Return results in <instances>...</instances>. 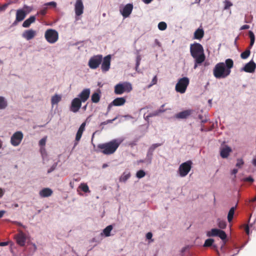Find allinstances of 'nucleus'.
Segmentation results:
<instances>
[{
	"label": "nucleus",
	"mask_w": 256,
	"mask_h": 256,
	"mask_svg": "<svg viewBox=\"0 0 256 256\" xmlns=\"http://www.w3.org/2000/svg\"><path fill=\"white\" fill-rule=\"evenodd\" d=\"M234 66L232 59H226L224 62L218 63L213 70V74L216 78H224L228 76L231 72V68Z\"/></svg>",
	"instance_id": "1"
},
{
	"label": "nucleus",
	"mask_w": 256,
	"mask_h": 256,
	"mask_svg": "<svg viewBox=\"0 0 256 256\" xmlns=\"http://www.w3.org/2000/svg\"><path fill=\"white\" fill-rule=\"evenodd\" d=\"M190 52L192 56L194 59V68L196 69L198 65L202 64L206 60L203 46L197 42L191 44Z\"/></svg>",
	"instance_id": "2"
},
{
	"label": "nucleus",
	"mask_w": 256,
	"mask_h": 256,
	"mask_svg": "<svg viewBox=\"0 0 256 256\" xmlns=\"http://www.w3.org/2000/svg\"><path fill=\"white\" fill-rule=\"evenodd\" d=\"M120 143L121 141L114 139L107 142L98 144L97 148L104 154L111 155L116 152Z\"/></svg>",
	"instance_id": "3"
},
{
	"label": "nucleus",
	"mask_w": 256,
	"mask_h": 256,
	"mask_svg": "<svg viewBox=\"0 0 256 256\" xmlns=\"http://www.w3.org/2000/svg\"><path fill=\"white\" fill-rule=\"evenodd\" d=\"M132 90V84L128 82L119 83L114 86V93L116 94H122L124 92H129Z\"/></svg>",
	"instance_id": "4"
},
{
	"label": "nucleus",
	"mask_w": 256,
	"mask_h": 256,
	"mask_svg": "<svg viewBox=\"0 0 256 256\" xmlns=\"http://www.w3.org/2000/svg\"><path fill=\"white\" fill-rule=\"evenodd\" d=\"M190 83L189 78L187 77H184L178 80L176 85V90L180 94H184L186 92L188 86Z\"/></svg>",
	"instance_id": "5"
},
{
	"label": "nucleus",
	"mask_w": 256,
	"mask_h": 256,
	"mask_svg": "<svg viewBox=\"0 0 256 256\" xmlns=\"http://www.w3.org/2000/svg\"><path fill=\"white\" fill-rule=\"evenodd\" d=\"M192 164L191 160H188L182 163L179 166L178 173L181 177L186 176L190 172Z\"/></svg>",
	"instance_id": "6"
},
{
	"label": "nucleus",
	"mask_w": 256,
	"mask_h": 256,
	"mask_svg": "<svg viewBox=\"0 0 256 256\" xmlns=\"http://www.w3.org/2000/svg\"><path fill=\"white\" fill-rule=\"evenodd\" d=\"M44 37L48 42L54 44L58 40V34L54 30L48 29L45 32Z\"/></svg>",
	"instance_id": "7"
},
{
	"label": "nucleus",
	"mask_w": 256,
	"mask_h": 256,
	"mask_svg": "<svg viewBox=\"0 0 256 256\" xmlns=\"http://www.w3.org/2000/svg\"><path fill=\"white\" fill-rule=\"evenodd\" d=\"M102 60V54L94 56L89 60L88 66L91 69H96L101 64Z\"/></svg>",
	"instance_id": "8"
},
{
	"label": "nucleus",
	"mask_w": 256,
	"mask_h": 256,
	"mask_svg": "<svg viewBox=\"0 0 256 256\" xmlns=\"http://www.w3.org/2000/svg\"><path fill=\"white\" fill-rule=\"evenodd\" d=\"M206 236L209 237L216 236H218L224 242L223 244H226L227 236L226 232L222 230L217 228H212L211 230L206 232Z\"/></svg>",
	"instance_id": "9"
},
{
	"label": "nucleus",
	"mask_w": 256,
	"mask_h": 256,
	"mask_svg": "<svg viewBox=\"0 0 256 256\" xmlns=\"http://www.w3.org/2000/svg\"><path fill=\"white\" fill-rule=\"evenodd\" d=\"M23 136V134L20 131L14 132L10 138L11 144L14 146H18L20 144Z\"/></svg>",
	"instance_id": "10"
},
{
	"label": "nucleus",
	"mask_w": 256,
	"mask_h": 256,
	"mask_svg": "<svg viewBox=\"0 0 256 256\" xmlns=\"http://www.w3.org/2000/svg\"><path fill=\"white\" fill-rule=\"evenodd\" d=\"M111 58L112 56L110 54L107 55L104 58L102 57L101 70L103 72H106L110 69Z\"/></svg>",
	"instance_id": "11"
},
{
	"label": "nucleus",
	"mask_w": 256,
	"mask_h": 256,
	"mask_svg": "<svg viewBox=\"0 0 256 256\" xmlns=\"http://www.w3.org/2000/svg\"><path fill=\"white\" fill-rule=\"evenodd\" d=\"M82 102L79 98H74L72 102L70 110L74 112H78L81 107Z\"/></svg>",
	"instance_id": "12"
},
{
	"label": "nucleus",
	"mask_w": 256,
	"mask_h": 256,
	"mask_svg": "<svg viewBox=\"0 0 256 256\" xmlns=\"http://www.w3.org/2000/svg\"><path fill=\"white\" fill-rule=\"evenodd\" d=\"M26 14L22 9H18L16 12V20L14 24H16L18 22L23 20L26 16Z\"/></svg>",
	"instance_id": "13"
},
{
	"label": "nucleus",
	"mask_w": 256,
	"mask_h": 256,
	"mask_svg": "<svg viewBox=\"0 0 256 256\" xmlns=\"http://www.w3.org/2000/svg\"><path fill=\"white\" fill-rule=\"evenodd\" d=\"M132 9L133 5L132 4H126L122 10H120V12L124 18H127L132 13Z\"/></svg>",
	"instance_id": "14"
},
{
	"label": "nucleus",
	"mask_w": 256,
	"mask_h": 256,
	"mask_svg": "<svg viewBox=\"0 0 256 256\" xmlns=\"http://www.w3.org/2000/svg\"><path fill=\"white\" fill-rule=\"evenodd\" d=\"M84 6L82 0H76L74 6L76 14L80 16L84 12Z\"/></svg>",
	"instance_id": "15"
},
{
	"label": "nucleus",
	"mask_w": 256,
	"mask_h": 256,
	"mask_svg": "<svg viewBox=\"0 0 256 256\" xmlns=\"http://www.w3.org/2000/svg\"><path fill=\"white\" fill-rule=\"evenodd\" d=\"M256 68V64L252 60L247 63L245 66L242 68V70L246 72L252 73L254 72Z\"/></svg>",
	"instance_id": "16"
},
{
	"label": "nucleus",
	"mask_w": 256,
	"mask_h": 256,
	"mask_svg": "<svg viewBox=\"0 0 256 256\" xmlns=\"http://www.w3.org/2000/svg\"><path fill=\"white\" fill-rule=\"evenodd\" d=\"M162 144H152L148 150V152L146 158V161L148 162V164H150L152 162V152L158 147L160 146Z\"/></svg>",
	"instance_id": "17"
},
{
	"label": "nucleus",
	"mask_w": 256,
	"mask_h": 256,
	"mask_svg": "<svg viewBox=\"0 0 256 256\" xmlns=\"http://www.w3.org/2000/svg\"><path fill=\"white\" fill-rule=\"evenodd\" d=\"M36 30L32 29L26 30L22 34V36L24 38L28 40L32 39L36 36Z\"/></svg>",
	"instance_id": "18"
},
{
	"label": "nucleus",
	"mask_w": 256,
	"mask_h": 256,
	"mask_svg": "<svg viewBox=\"0 0 256 256\" xmlns=\"http://www.w3.org/2000/svg\"><path fill=\"white\" fill-rule=\"evenodd\" d=\"M90 89L85 88L79 94V98L82 102H86L90 97Z\"/></svg>",
	"instance_id": "19"
},
{
	"label": "nucleus",
	"mask_w": 256,
	"mask_h": 256,
	"mask_svg": "<svg viewBox=\"0 0 256 256\" xmlns=\"http://www.w3.org/2000/svg\"><path fill=\"white\" fill-rule=\"evenodd\" d=\"M192 112L190 110H185L176 114L175 117L178 119L186 118L192 114Z\"/></svg>",
	"instance_id": "20"
},
{
	"label": "nucleus",
	"mask_w": 256,
	"mask_h": 256,
	"mask_svg": "<svg viewBox=\"0 0 256 256\" xmlns=\"http://www.w3.org/2000/svg\"><path fill=\"white\" fill-rule=\"evenodd\" d=\"M16 242L20 246H23L25 245L26 243V237L22 232L18 234L16 236Z\"/></svg>",
	"instance_id": "21"
},
{
	"label": "nucleus",
	"mask_w": 256,
	"mask_h": 256,
	"mask_svg": "<svg viewBox=\"0 0 256 256\" xmlns=\"http://www.w3.org/2000/svg\"><path fill=\"white\" fill-rule=\"evenodd\" d=\"M52 194V190L50 188H44L40 192V196L42 198L48 197Z\"/></svg>",
	"instance_id": "22"
},
{
	"label": "nucleus",
	"mask_w": 256,
	"mask_h": 256,
	"mask_svg": "<svg viewBox=\"0 0 256 256\" xmlns=\"http://www.w3.org/2000/svg\"><path fill=\"white\" fill-rule=\"evenodd\" d=\"M232 152L231 148L228 146H226L220 150V154L222 158H227Z\"/></svg>",
	"instance_id": "23"
},
{
	"label": "nucleus",
	"mask_w": 256,
	"mask_h": 256,
	"mask_svg": "<svg viewBox=\"0 0 256 256\" xmlns=\"http://www.w3.org/2000/svg\"><path fill=\"white\" fill-rule=\"evenodd\" d=\"M126 102L124 98H115L112 102V104L114 106H121L124 105Z\"/></svg>",
	"instance_id": "24"
},
{
	"label": "nucleus",
	"mask_w": 256,
	"mask_h": 256,
	"mask_svg": "<svg viewBox=\"0 0 256 256\" xmlns=\"http://www.w3.org/2000/svg\"><path fill=\"white\" fill-rule=\"evenodd\" d=\"M36 20V16H30L22 24V26L24 28H28L31 24L34 22Z\"/></svg>",
	"instance_id": "25"
},
{
	"label": "nucleus",
	"mask_w": 256,
	"mask_h": 256,
	"mask_svg": "<svg viewBox=\"0 0 256 256\" xmlns=\"http://www.w3.org/2000/svg\"><path fill=\"white\" fill-rule=\"evenodd\" d=\"M204 36V31L202 28L197 29L194 32V38L201 40Z\"/></svg>",
	"instance_id": "26"
},
{
	"label": "nucleus",
	"mask_w": 256,
	"mask_h": 256,
	"mask_svg": "<svg viewBox=\"0 0 256 256\" xmlns=\"http://www.w3.org/2000/svg\"><path fill=\"white\" fill-rule=\"evenodd\" d=\"M100 91L98 90L96 92H94L92 95L91 100L94 103H98L99 102L100 98Z\"/></svg>",
	"instance_id": "27"
},
{
	"label": "nucleus",
	"mask_w": 256,
	"mask_h": 256,
	"mask_svg": "<svg viewBox=\"0 0 256 256\" xmlns=\"http://www.w3.org/2000/svg\"><path fill=\"white\" fill-rule=\"evenodd\" d=\"M112 225H109L107 226L102 232V234H104L105 236H110V232L112 230Z\"/></svg>",
	"instance_id": "28"
},
{
	"label": "nucleus",
	"mask_w": 256,
	"mask_h": 256,
	"mask_svg": "<svg viewBox=\"0 0 256 256\" xmlns=\"http://www.w3.org/2000/svg\"><path fill=\"white\" fill-rule=\"evenodd\" d=\"M61 100V96L58 94H55L51 98V103L52 105L58 104Z\"/></svg>",
	"instance_id": "29"
},
{
	"label": "nucleus",
	"mask_w": 256,
	"mask_h": 256,
	"mask_svg": "<svg viewBox=\"0 0 256 256\" xmlns=\"http://www.w3.org/2000/svg\"><path fill=\"white\" fill-rule=\"evenodd\" d=\"M130 172H124L120 178V181L122 182H125L130 178Z\"/></svg>",
	"instance_id": "30"
},
{
	"label": "nucleus",
	"mask_w": 256,
	"mask_h": 256,
	"mask_svg": "<svg viewBox=\"0 0 256 256\" xmlns=\"http://www.w3.org/2000/svg\"><path fill=\"white\" fill-rule=\"evenodd\" d=\"M8 106L7 102L3 96H0V109H4Z\"/></svg>",
	"instance_id": "31"
},
{
	"label": "nucleus",
	"mask_w": 256,
	"mask_h": 256,
	"mask_svg": "<svg viewBox=\"0 0 256 256\" xmlns=\"http://www.w3.org/2000/svg\"><path fill=\"white\" fill-rule=\"evenodd\" d=\"M235 207H232L230 208V210L228 212V222H230L234 217V213Z\"/></svg>",
	"instance_id": "32"
},
{
	"label": "nucleus",
	"mask_w": 256,
	"mask_h": 256,
	"mask_svg": "<svg viewBox=\"0 0 256 256\" xmlns=\"http://www.w3.org/2000/svg\"><path fill=\"white\" fill-rule=\"evenodd\" d=\"M214 242V240L212 238H208L206 240L204 244V247H210L212 246L213 243Z\"/></svg>",
	"instance_id": "33"
},
{
	"label": "nucleus",
	"mask_w": 256,
	"mask_h": 256,
	"mask_svg": "<svg viewBox=\"0 0 256 256\" xmlns=\"http://www.w3.org/2000/svg\"><path fill=\"white\" fill-rule=\"evenodd\" d=\"M248 34L250 40V46L252 47L254 45L255 40L254 34L252 31H249Z\"/></svg>",
	"instance_id": "34"
},
{
	"label": "nucleus",
	"mask_w": 256,
	"mask_h": 256,
	"mask_svg": "<svg viewBox=\"0 0 256 256\" xmlns=\"http://www.w3.org/2000/svg\"><path fill=\"white\" fill-rule=\"evenodd\" d=\"M250 50H246L240 54V57L242 59H246L250 56Z\"/></svg>",
	"instance_id": "35"
},
{
	"label": "nucleus",
	"mask_w": 256,
	"mask_h": 256,
	"mask_svg": "<svg viewBox=\"0 0 256 256\" xmlns=\"http://www.w3.org/2000/svg\"><path fill=\"white\" fill-rule=\"evenodd\" d=\"M146 174L144 170H139L136 173V176L138 178H142L146 176Z\"/></svg>",
	"instance_id": "36"
},
{
	"label": "nucleus",
	"mask_w": 256,
	"mask_h": 256,
	"mask_svg": "<svg viewBox=\"0 0 256 256\" xmlns=\"http://www.w3.org/2000/svg\"><path fill=\"white\" fill-rule=\"evenodd\" d=\"M22 9L24 10L26 15L33 10V8L32 6H28L25 4L24 6V7Z\"/></svg>",
	"instance_id": "37"
},
{
	"label": "nucleus",
	"mask_w": 256,
	"mask_h": 256,
	"mask_svg": "<svg viewBox=\"0 0 256 256\" xmlns=\"http://www.w3.org/2000/svg\"><path fill=\"white\" fill-rule=\"evenodd\" d=\"M167 28V24L165 22H161L158 24V28L160 30H164Z\"/></svg>",
	"instance_id": "38"
},
{
	"label": "nucleus",
	"mask_w": 256,
	"mask_h": 256,
	"mask_svg": "<svg viewBox=\"0 0 256 256\" xmlns=\"http://www.w3.org/2000/svg\"><path fill=\"white\" fill-rule=\"evenodd\" d=\"M218 226L221 229H224L226 226V223L224 220H218Z\"/></svg>",
	"instance_id": "39"
},
{
	"label": "nucleus",
	"mask_w": 256,
	"mask_h": 256,
	"mask_svg": "<svg viewBox=\"0 0 256 256\" xmlns=\"http://www.w3.org/2000/svg\"><path fill=\"white\" fill-rule=\"evenodd\" d=\"M158 115H159L158 112H157V111L156 110L155 112H153L149 114L147 116L144 117V118L146 120H148L150 118L157 116Z\"/></svg>",
	"instance_id": "40"
},
{
	"label": "nucleus",
	"mask_w": 256,
	"mask_h": 256,
	"mask_svg": "<svg viewBox=\"0 0 256 256\" xmlns=\"http://www.w3.org/2000/svg\"><path fill=\"white\" fill-rule=\"evenodd\" d=\"M80 188L84 192H90L88 186L86 184H82L80 185Z\"/></svg>",
	"instance_id": "41"
},
{
	"label": "nucleus",
	"mask_w": 256,
	"mask_h": 256,
	"mask_svg": "<svg viewBox=\"0 0 256 256\" xmlns=\"http://www.w3.org/2000/svg\"><path fill=\"white\" fill-rule=\"evenodd\" d=\"M82 133H83V132H82V131H80V130H78L76 132V141L78 142L80 140L82 134Z\"/></svg>",
	"instance_id": "42"
},
{
	"label": "nucleus",
	"mask_w": 256,
	"mask_h": 256,
	"mask_svg": "<svg viewBox=\"0 0 256 256\" xmlns=\"http://www.w3.org/2000/svg\"><path fill=\"white\" fill-rule=\"evenodd\" d=\"M232 6V4L230 2L226 0L224 2V10H228Z\"/></svg>",
	"instance_id": "43"
},
{
	"label": "nucleus",
	"mask_w": 256,
	"mask_h": 256,
	"mask_svg": "<svg viewBox=\"0 0 256 256\" xmlns=\"http://www.w3.org/2000/svg\"><path fill=\"white\" fill-rule=\"evenodd\" d=\"M244 162L243 160L241 158L237 160V162L236 164V166L238 168H241L244 164Z\"/></svg>",
	"instance_id": "44"
},
{
	"label": "nucleus",
	"mask_w": 256,
	"mask_h": 256,
	"mask_svg": "<svg viewBox=\"0 0 256 256\" xmlns=\"http://www.w3.org/2000/svg\"><path fill=\"white\" fill-rule=\"evenodd\" d=\"M47 8H44L43 9L40 10L38 12H37V14H41L42 16H44L46 13Z\"/></svg>",
	"instance_id": "45"
},
{
	"label": "nucleus",
	"mask_w": 256,
	"mask_h": 256,
	"mask_svg": "<svg viewBox=\"0 0 256 256\" xmlns=\"http://www.w3.org/2000/svg\"><path fill=\"white\" fill-rule=\"evenodd\" d=\"M157 76H155L154 78H152V82H151V84H150V85L149 86V88L151 86L154 85V84H156L157 82Z\"/></svg>",
	"instance_id": "46"
},
{
	"label": "nucleus",
	"mask_w": 256,
	"mask_h": 256,
	"mask_svg": "<svg viewBox=\"0 0 256 256\" xmlns=\"http://www.w3.org/2000/svg\"><path fill=\"white\" fill-rule=\"evenodd\" d=\"M164 106H165V104H162V105L160 106V108L159 110H156V111H157V112H158V114H160L162 113V112H166V109H164Z\"/></svg>",
	"instance_id": "47"
},
{
	"label": "nucleus",
	"mask_w": 256,
	"mask_h": 256,
	"mask_svg": "<svg viewBox=\"0 0 256 256\" xmlns=\"http://www.w3.org/2000/svg\"><path fill=\"white\" fill-rule=\"evenodd\" d=\"M86 126V122H84L80 126L79 128H78V130H80V131H82V132H84V131L85 130Z\"/></svg>",
	"instance_id": "48"
},
{
	"label": "nucleus",
	"mask_w": 256,
	"mask_h": 256,
	"mask_svg": "<svg viewBox=\"0 0 256 256\" xmlns=\"http://www.w3.org/2000/svg\"><path fill=\"white\" fill-rule=\"evenodd\" d=\"M140 60H141L140 56H138L136 57V70L138 68V67L140 66Z\"/></svg>",
	"instance_id": "49"
},
{
	"label": "nucleus",
	"mask_w": 256,
	"mask_h": 256,
	"mask_svg": "<svg viewBox=\"0 0 256 256\" xmlns=\"http://www.w3.org/2000/svg\"><path fill=\"white\" fill-rule=\"evenodd\" d=\"M46 138H42L39 142V145L40 146H44L46 144Z\"/></svg>",
	"instance_id": "50"
},
{
	"label": "nucleus",
	"mask_w": 256,
	"mask_h": 256,
	"mask_svg": "<svg viewBox=\"0 0 256 256\" xmlns=\"http://www.w3.org/2000/svg\"><path fill=\"white\" fill-rule=\"evenodd\" d=\"M56 164H54L50 169L48 170V174H50V173L51 172H52V171H54L56 168Z\"/></svg>",
	"instance_id": "51"
},
{
	"label": "nucleus",
	"mask_w": 256,
	"mask_h": 256,
	"mask_svg": "<svg viewBox=\"0 0 256 256\" xmlns=\"http://www.w3.org/2000/svg\"><path fill=\"white\" fill-rule=\"evenodd\" d=\"M152 236V234L151 232H148L146 234V238L148 240H151Z\"/></svg>",
	"instance_id": "52"
},
{
	"label": "nucleus",
	"mask_w": 256,
	"mask_h": 256,
	"mask_svg": "<svg viewBox=\"0 0 256 256\" xmlns=\"http://www.w3.org/2000/svg\"><path fill=\"white\" fill-rule=\"evenodd\" d=\"M46 6H52L54 7L56 6V4L54 2H51L46 4Z\"/></svg>",
	"instance_id": "53"
},
{
	"label": "nucleus",
	"mask_w": 256,
	"mask_h": 256,
	"mask_svg": "<svg viewBox=\"0 0 256 256\" xmlns=\"http://www.w3.org/2000/svg\"><path fill=\"white\" fill-rule=\"evenodd\" d=\"M244 180L246 181V182H254V179L250 177V176H249V177H248V178H246L245 179H244Z\"/></svg>",
	"instance_id": "54"
},
{
	"label": "nucleus",
	"mask_w": 256,
	"mask_h": 256,
	"mask_svg": "<svg viewBox=\"0 0 256 256\" xmlns=\"http://www.w3.org/2000/svg\"><path fill=\"white\" fill-rule=\"evenodd\" d=\"M249 28H250V26L249 25L245 24V25L242 26L240 28V30H246V29H248Z\"/></svg>",
	"instance_id": "55"
},
{
	"label": "nucleus",
	"mask_w": 256,
	"mask_h": 256,
	"mask_svg": "<svg viewBox=\"0 0 256 256\" xmlns=\"http://www.w3.org/2000/svg\"><path fill=\"white\" fill-rule=\"evenodd\" d=\"M8 242H0V246H6L8 245Z\"/></svg>",
	"instance_id": "56"
},
{
	"label": "nucleus",
	"mask_w": 256,
	"mask_h": 256,
	"mask_svg": "<svg viewBox=\"0 0 256 256\" xmlns=\"http://www.w3.org/2000/svg\"><path fill=\"white\" fill-rule=\"evenodd\" d=\"M6 213V211L4 210H0V218H2L4 214Z\"/></svg>",
	"instance_id": "57"
},
{
	"label": "nucleus",
	"mask_w": 256,
	"mask_h": 256,
	"mask_svg": "<svg viewBox=\"0 0 256 256\" xmlns=\"http://www.w3.org/2000/svg\"><path fill=\"white\" fill-rule=\"evenodd\" d=\"M244 230L247 234H249V227L248 225L246 226Z\"/></svg>",
	"instance_id": "58"
},
{
	"label": "nucleus",
	"mask_w": 256,
	"mask_h": 256,
	"mask_svg": "<svg viewBox=\"0 0 256 256\" xmlns=\"http://www.w3.org/2000/svg\"><path fill=\"white\" fill-rule=\"evenodd\" d=\"M113 106H114V105H113V104H112V102L111 103H110V104H108V112L110 110L111 108H112Z\"/></svg>",
	"instance_id": "59"
},
{
	"label": "nucleus",
	"mask_w": 256,
	"mask_h": 256,
	"mask_svg": "<svg viewBox=\"0 0 256 256\" xmlns=\"http://www.w3.org/2000/svg\"><path fill=\"white\" fill-rule=\"evenodd\" d=\"M238 170L236 168H234L232 171V174H236L238 172Z\"/></svg>",
	"instance_id": "60"
},
{
	"label": "nucleus",
	"mask_w": 256,
	"mask_h": 256,
	"mask_svg": "<svg viewBox=\"0 0 256 256\" xmlns=\"http://www.w3.org/2000/svg\"><path fill=\"white\" fill-rule=\"evenodd\" d=\"M4 194V192L2 188H0V198H2Z\"/></svg>",
	"instance_id": "61"
},
{
	"label": "nucleus",
	"mask_w": 256,
	"mask_h": 256,
	"mask_svg": "<svg viewBox=\"0 0 256 256\" xmlns=\"http://www.w3.org/2000/svg\"><path fill=\"white\" fill-rule=\"evenodd\" d=\"M116 119V118H114L112 120H107L106 121L107 124H110V123H112L113 122V121L114 120Z\"/></svg>",
	"instance_id": "62"
},
{
	"label": "nucleus",
	"mask_w": 256,
	"mask_h": 256,
	"mask_svg": "<svg viewBox=\"0 0 256 256\" xmlns=\"http://www.w3.org/2000/svg\"><path fill=\"white\" fill-rule=\"evenodd\" d=\"M8 6V4H4V5L2 6L1 10H4L7 7V6Z\"/></svg>",
	"instance_id": "63"
},
{
	"label": "nucleus",
	"mask_w": 256,
	"mask_h": 256,
	"mask_svg": "<svg viewBox=\"0 0 256 256\" xmlns=\"http://www.w3.org/2000/svg\"><path fill=\"white\" fill-rule=\"evenodd\" d=\"M252 164H253L254 166H256V158H254V159L252 160Z\"/></svg>",
	"instance_id": "64"
}]
</instances>
